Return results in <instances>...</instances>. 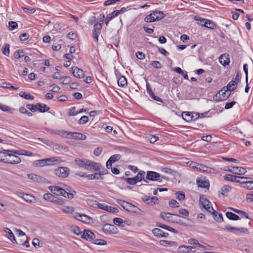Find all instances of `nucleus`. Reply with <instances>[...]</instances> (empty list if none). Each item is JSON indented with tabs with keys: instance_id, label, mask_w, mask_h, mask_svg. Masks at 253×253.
I'll return each mask as SVG.
<instances>
[{
	"instance_id": "f257e3e1",
	"label": "nucleus",
	"mask_w": 253,
	"mask_h": 253,
	"mask_svg": "<svg viewBox=\"0 0 253 253\" xmlns=\"http://www.w3.org/2000/svg\"><path fill=\"white\" fill-rule=\"evenodd\" d=\"M3 159L0 160V162L6 164L14 165L19 164L21 162L20 158L18 156L4 152H3Z\"/></svg>"
},
{
	"instance_id": "f03ea898",
	"label": "nucleus",
	"mask_w": 253,
	"mask_h": 253,
	"mask_svg": "<svg viewBox=\"0 0 253 253\" xmlns=\"http://www.w3.org/2000/svg\"><path fill=\"white\" fill-rule=\"evenodd\" d=\"M65 132L64 137L65 138L78 140H85L87 138L85 135L80 132H69L66 130H65Z\"/></svg>"
},
{
	"instance_id": "7ed1b4c3",
	"label": "nucleus",
	"mask_w": 253,
	"mask_h": 253,
	"mask_svg": "<svg viewBox=\"0 0 253 253\" xmlns=\"http://www.w3.org/2000/svg\"><path fill=\"white\" fill-rule=\"evenodd\" d=\"M55 174L62 178H66L68 176L70 173V169L67 167H58L54 170Z\"/></svg>"
},
{
	"instance_id": "20e7f679",
	"label": "nucleus",
	"mask_w": 253,
	"mask_h": 253,
	"mask_svg": "<svg viewBox=\"0 0 253 253\" xmlns=\"http://www.w3.org/2000/svg\"><path fill=\"white\" fill-rule=\"evenodd\" d=\"M162 178H164V177H161V175L158 172L153 171H148L147 172L146 180L161 182L162 181Z\"/></svg>"
},
{
	"instance_id": "39448f33",
	"label": "nucleus",
	"mask_w": 253,
	"mask_h": 253,
	"mask_svg": "<svg viewBox=\"0 0 253 253\" xmlns=\"http://www.w3.org/2000/svg\"><path fill=\"white\" fill-rule=\"evenodd\" d=\"M103 232L106 234H117L118 228L113 224H105L102 227Z\"/></svg>"
},
{
	"instance_id": "423d86ee",
	"label": "nucleus",
	"mask_w": 253,
	"mask_h": 253,
	"mask_svg": "<svg viewBox=\"0 0 253 253\" xmlns=\"http://www.w3.org/2000/svg\"><path fill=\"white\" fill-rule=\"evenodd\" d=\"M74 217L78 220L81 221L85 223L89 224L93 222L92 218L85 214H81L80 213H75Z\"/></svg>"
},
{
	"instance_id": "0eeeda50",
	"label": "nucleus",
	"mask_w": 253,
	"mask_h": 253,
	"mask_svg": "<svg viewBox=\"0 0 253 253\" xmlns=\"http://www.w3.org/2000/svg\"><path fill=\"white\" fill-rule=\"evenodd\" d=\"M224 170L239 175L244 174L246 172L245 169L238 167H228L227 169H225Z\"/></svg>"
},
{
	"instance_id": "6e6552de",
	"label": "nucleus",
	"mask_w": 253,
	"mask_h": 253,
	"mask_svg": "<svg viewBox=\"0 0 253 253\" xmlns=\"http://www.w3.org/2000/svg\"><path fill=\"white\" fill-rule=\"evenodd\" d=\"M226 90H220L213 97L214 101H221L226 100L228 98L230 94H226Z\"/></svg>"
},
{
	"instance_id": "1a4fd4ad",
	"label": "nucleus",
	"mask_w": 253,
	"mask_h": 253,
	"mask_svg": "<svg viewBox=\"0 0 253 253\" xmlns=\"http://www.w3.org/2000/svg\"><path fill=\"white\" fill-rule=\"evenodd\" d=\"M102 28L101 23H97L93 26V38L95 42L98 41V36L100 33V30Z\"/></svg>"
},
{
	"instance_id": "9d476101",
	"label": "nucleus",
	"mask_w": 253,
	"mask_h": 253,
	"mask_svg": "<svg viewBox=\"0 0 253 253\" xmlns=\"http://www.w3.org/2000/svg\"><path fill=\"white\" fill-rule=\"evenodd\" d=\"M200 203L202 205L203 207L207 211L212 213V210H211V207H212L211 202L206 198L203 197H200Z\"/></svg>"
},
{
	"instance_id": "9b49d317",
	"label": "nucleus",
	"mask_w": 253,
	"mask_h": 253,
	"mask_svg": "<svg viewBox=\"0 0 253 253\" xmlns=\"http://www.w3.org/2000/svg\"><path fill=\"white\" fill-rule=\"evenodd\" d=\"M98 208L111 213H117L119 211L117 208L105 205L104 204H99L98 205Z\"/></svg>"
},
{
	"instance_id": "f8f14e48",
	"label": "nucleus",
	"mask_w": 253,
	"mask_h": 253,
	"mask_svg": "<svg viewBox=\"0 0 253 253\" xmlns=\"http://www.w3.org/2000/svg\"><path fill=\"white\" fill-rule=\"evenodd\" d=\"M87 163H88L87 170L93 169L95 171H99L102 169V166L100 163L92 162L90 160L87 161Z\"/></svg>"
},
{
	"instance_id": "ddd939ff",
	"label": "nucleus",
	"mask_w": 253,
	"mask_h": 253,
	"mask_svg": "<svg viewBox=\"0 0 253 253\" xmlns=\"http://www.w3.org/2000/svg\"><path fill=\"white\" fill-rule=\"evenodd\" d=\"M27 176L30 179L38 182L39 183H44L45 182V178L36 174H28Z\"/></svg>"
},
{
	"instance_id": "4468645a",
	"label": "nucleus",
	"mask_w": 253,
	"mask_h": 253,
	"mask_svg": "<svg viewBox=\"0 0 253 253\" xmlns=\"http://www.w3.org/2000/svg\"><path fill=\"white\" fill-rule=\"evenodd\" d=\"M81 237L86 240L90 241L95 238V236L94 234L90 230H84Z\"/></svg>"
},
{
	"instance_id": "2eb2a0df",
	"label": "nucleus",
	"mask_w": 253,
	"mask_h": 253,
	"mask_svg": "<svg viewBox=\"0 0 253 253\" xmlns=\"http://www.w3.org/2000/svg\"><path fill=\"white\" fill-rule=\"evenodd\" d=\"M87 161H89V160L86 159H76L74 160V162L77 165L85 169H88V163H87Z\"/></svg>"
},
{
	"instance_id": "dca6fc26",
	"label": "nucleus",
	"mask_w": 253,
	"mask_h": 253,
	"mask_svg": "<svg viewBox=\"0 0 253 253\" xmlns=\"http://www.w3.org/2000/svg\"><path fill=\"white\" fill-rule=\"evenodd\" d=\"M71 72L73 76L78 78H83L84 76V71L77 67H72Z\"/></svg>"
},
{
	"instance_id": "f3484780",
	"label": "nucleus",
	"mask_w": 253,
	"mask_h": 253,
	"mask_svg": "<svg viewBox=\"0 0 253 253\" xmlns=\"http://www.w3.org/2000/svg\"><path fill=\"white\" fill-rule=\"evenodd\" d=\"M225 228L227 230L231 231V232H235V231H239L240 233H246L249 232L248 229L245 228H236V227H231V226H229V225H226L225 226Z\"/></svg>"
},
{
	"instance_id": "a211bd4d",
	"label": "nucleus",
	"mask_w": 253,
	"mask_h": 253,
	"mask_svg": "<svg viewBox=\"0 0 253 253\" xmlns=\"http://www.w3.org/2000/svg\"><path fill=\"white\" fill-rule=\"evenodd\" d=\"M152 233L155 236L157 237H167L169 235L168 233H165L159 228L153 229L152 230Z\"/></svg>"
},
{
	"instance_id": "6ab92c4d",
	"label": "nucleus",
	"mask_w": 253,
	"mask_h": 253,
	"mask_svg": "<svg viewBox=\"0 0 253 253\" xmlns=\"http://www.w3.org/2000/svg\"><path fill=\"white\" fill-rule=\"evenodd\" d=\"M211 210H212L211 214H212L214 220L216 222L220 223L223 221V218L221 213H218L213 209L212 207H211Z\"/></svg>"
},
{
	"instance_id": "aec40b11",
	"label": "nucleus",
	"mask_w": 253,
	"mask_h": 253,
	"mask_svg": "<svg viewBox=\"0 0 253 253\" xmlns=\"http://www.w3.org/2000/svg\"><path fill=\"white\" fill-rule=\"evenodd\" d=\"M219 60L223 66L228 65L230 62L229 55L226 54L221 55L219 58Z\"/></svg>"
},
{
	"instance_id": "412c9836",
	"label": "nucleus",
	"mask_w": 253,
	"mask_h": 253,
	"mask_svg": "<svg viewBox=\"0 0 253 253\" xmlns=\"http://www.w3.org/2000/svg\"><path fill=\"white\" fill-rule=\"evenodd\" d=\"M143 200L144 202L146 203L147 204H155L157 203L158 202V198L156 197H150L148 196H145L143 198Z\"/></svg>"
},
{
	"instance_id": "4be33fe9",
	"label": "nucleus",
	"mask_w": 253,
	"mask_h": 253,
	"mask_svg": "<svg viewBox=\"0 0 253 253\" xmlns=\"http://www.w3.org/2000/svg\"><path fill=\"white\" fill-rule=\"evenodd\" d=\"M49 189L50 191L55 195L60 196L63 191V188H60L58 186H50Z\"/></svg>"
},
{
	"instance_id": "5701e85b",
	"label": "nucleus",
	"mask_w": 253,
	"mask_h": 253,
	"mask_svg": "<svg viewBox=\"0 0 253 253\" xmlns=\"http://www.w3.org/2000/svg\"><path fill=\"white\" fill-rule=\"evenodd\" d=\"M22 198L25 201L29 203H35L36 200L34 196L28 194L23 193Z\"/></svg>"
},
{
	"instance_id": "b1692460",
	"label": "nucleus",
	"mask_w": 253,
	"mask_h": 253,
	"mask_svg": "<svg viewBox=\"0 0 253 253\" xmlns=\"http://www.w3.org/2000/svg\"><path fill=\"white\" fill-rule=\"evenodd\" d=\"M196 181L198 187L201 188H209L210 186V183L208 181L200 178H197Z\"/></svg>"
},
{
	"instance_id": "393cba45",
	"label": "nucleus",
	"mask_w": 253,
	"mask_h": 253,
	"mask_svg": "<svg viewBox=\"0 0 253 253\" xmlns=\"http://www.w3.org/2000/svg\"><path fill=\"white\" fill-rule=\"evenodd\" d=\"M145 175V172L144 171L141 170L140 171L137 175L135 177H134L135 179L136 180V182H138L141 181L143 180L144 182L145 183H148V181L145 179H144V177Z\"/></svg>"
},
{
	"instance_id": "a878e982",
	"label": "nucleus",
	"mask_w": 253,
	"mask_h": 253,
	"mask_svg": "<svg viewBox=\"0 0 253 253\" xmlns=\"http://www.w3.org/2000/svg\"><path fill=\"white\" fill-rule=\"evenodd\" d=\"M37 111L41 113H44L49 110V107L44 104L38 103L37 104Z\"/></svg>"
},
{
	"instance_id": "bb28decb",
	"label": "nucleus",
	"mask_w": 253,
	"mask_h": 253,
	"mask_svg": "<svg viewBox=\"0 0 253 253\" xmlns=\"http://www.w3.org/2000/svg\"><path fill=\"white\" fill-rule=\"evenodd\" d=\"M172 216H174L176 217H180V216L178 214H172L169 212H162L160 214L161 217L164 219V220H169V218ZM169 221H170V219Z\"/></svg>"
},
{
	"instance_id": "cd10ccee",
	"label": "nucleus",
	"mask_w": 253,
	"mask_h": 253,
	"mask_svg": "<svg viewBox=\"0 0 253 253\" xmlns=\"http://www.w3.org/2000/svg\"><path fill=\"white\" fill-rule=\"evenodd\" d=\"M130 212L135 213L137 215H145V212L136 206L132 205Z\"/></svg>"
},
{
	"instance_id": "c85d7f7f",
	"label": "nucleus",
	"mask_w": 253,
	"mask_h": 253,
	"mask_svg": "<svg viewBox=\"0 0 253 253\" xmlns=\"http://www.w3.org/2000/svg\"><path fill=\"white\" fill-rule=\"evenodd\" d=\"M195 247L191 246H181L179 247V252L182 253H189L192 251V249H195Z\"/></svg>"
},
{
	"instance_id": "c756f323",
	"label": "nucleus",
	"mask_w": 253,
	"mask_h": 253,
	"mask_svg": "<svg viewBox=\"0 0 253 253\" xmlns=\"http://www.w3.org/2000/svg\"><path fill=\"white\" fill-rule=\"evenodd\" d=\"M153 14L156 21L162 19L165 16L163 11L159 10L153 11Z\"/></svg>"
},
{
	"instance_id": "7c9ffc66",
	"label": "nucleus",
	"mask_w": 253,
	"mask_h": 253,
	"mask_svg": "<svg viewBox=\"0 0 253 253\" xmlns=\"http://www.w3.org/2000/svg\"><path fill=\"white\" fill-rule=\"evenodd\" d=\"M238 83L236 81L232 80L230 81L227 84L226 87L228 91H233L236 88Z\"/></svg>"
},
{
	"instance_id": "2f4dec72",
	"label": "nucleus",
	"mask_w": 253,
	"mask_h": 253,
	"mask_svg": "<svg viewBox=\"0 0 253 253\" xmlns=\"http://www.w3.org/2000/svg\"><path fill=\"white\" fill-rule=\"evenodd\" d=\"M191 114L192 113L190 112H184L182 114V118L186 122H190L193 120V116Z\"/></svg>"
},
{
	"instance_id": "473e14b6",
	"label": "nucleus",
	"mask_w": 253,
	"mask_h": 253,
	"mask_svg": "<svg viewBox=\"0 0 253 253\" xmlns=\"http://www.w3.org/2000/svg\"><path fill=\"white\" fill-rule=\"evenodd\" d=\"M204 22V26L211 29H214L215 28V24L211 20L203 19Z\"/></svg>"
},
{
	"instance_id": "72a5a7b5",
	"label": "nucleus",
	"mask_w": 253,
	"mask_h": 253,
	"mask_svg": "<svg viewBox=\"0 0 253 253\" xmlns=\"http://www.w3.org/2000/svg\"><path fill=\"white\" fill-rule=\"evenodd\" d=\"M226 216L229 219L232 220H238L240 219V217L238 215L230 211L226 212Z\"/></svg>"
},
{
	"instance_id": "f704fd0d",
	"label": "nucleus",
	"mask_w": 253,
	"mask_h": 253,
	"mask_svg": "<svg viewBox=\"0 0 253 253\" xmlns=\"http://www.w3.org/2000/svg\"><path fill=\"white\" fill-rule=\"evenodd\" d=\"M4 231L7 233V236L8 239H10L13 243H16L15 236L12 232L7 228H6Z\"/></svg>"
},
{
	"instance_id": "c9c22d12",
	"label": "nucleus",
	"mask_w": 253,
	"mask_h": 253,
	"mask_svg": "<svg viewBox=\"0 0 253 253\" xmlns=\"http://www.w3.org/2000/svg\"><path fill=\"white\" fill-rule=\"evenodd\" d=\"M47 130L49 133H50L51 134H55L56 135H59L62 137H64V133H65L64 130H59V129L53 130V129H47Z\"/></svg>"
},
{
	"instance_id": "e433bc0d",
	"label": "nucleus",
	"mask_w": 253,
	"mask_h": 253,
	"mask_svg": "<svg viewBox=\"0 0 253 253\" xmlns=\"http://www.w3.org/2000/svg\"><path fill=\"white\" fill-rule=\"evenodd\" d=\"M88 179H102V176H100V174L97 173L93 174H89L85 176Z\"/></svg>"
},
{
	"instance_id": "4c0bfd02",
	"label": "nucleus",
	"mask_w": 253,
	"mask_h": 253,
	"mask_svg": "<svg viewBox=\"0 0 253 253\" xmlns=\"http://www.w3.org/2000/svg\"><path fill=\"white\" fill-rule=\"evenodd\" d=\"M211 170V168L202 164H199L198 171L210 173Z\"/></svg>"
},
{
	"instance_id": "58836bf2",
	"label": "nucleus",
	"mask_w": 253,
	"mask_h": 253,
	"mask_svg": "<svg viewBox=\"0 0 253 253\" xmlns=\"http://www.w3.org/2000/svg\"><path fill=\"white\" fill-rule=\"evenodd\" d=\"M224 178L225 180L227 181H232V182H236L237 181V178L238 179L237 176H235L233 175H231L230 174H227L224 176Z\"/></svg>"
},
{
	"instance_id": "ea45409f",
	"label": "nucleus",
	"mask_w": 253,
	"mask_h": 253,
	"mask_svg": "<svg viewBox=\"0 0 253 253\" xmlns=\"http://www.w3.org/2000/svg\"><path fill=\"white\" fill-rule=\"evenodd\" d=\"M55 196L51 193H45L43 196V198L47 201L53 202Z\"/></svg>"
},
{
	"instance_id": "a19ab883",
	"label": "nucleus",
	"mask_w": 253,
	"mask_h": 253,
	"mask_svg": "<svg viewBox=\"0 0 253 253\" xmlns=\"http://www.w3.org/2000/svg\"><path fill=\"white\" fill-rule=\"evenodd\" d=\"M118 84L119 86L124 87L127 84V81L124 76H122L118 80Z\"/></svg>"
},
{
	"instance_id": "79ce46f5",
	"label": "nucleus",
	"mask_w": 253,
	"mask_h": 253,
	"mask_svg": "<svg viewBox=\"0 0 253 253\" xmlns=\"http://www.w3.org/2000/svg\"><path fill=\"white\" fill-rule=\"evenodd\" d=\"M43 159L35 161L33 163V166L35 167H42L45 166V163Z\"/></svg>"
},
{
	"instance_id": "37998d69",
	"label": "nucleus",
	"mask_w": 253,
	"mask_h": 253,
	"mask_svg": "<svg viewBox=\"0 0 253 253\" xmlns=\"http://www.w3.org/2000/svg\"><path fill=\"white\" fill-rule=\"evenodd\" d=\"M19 95L26 99L33 100L34 98V97L31 95L29 93H27L25 91L20 92Z\"/></svg>"
},
{
	"instance_id": "c03bdc74",
	"label": "nucleus",
	"mask_w": 253,
	"mask_h": 253,
	"mask_svg": "<svg viewBox=\"0 0 253 253\" xmlns=\"http://www.w3.org/2000/svg\"><path fill=\"white\" fill-rule=\"evenodd\" d=\"M60 209L63 212L66 213H72L74 211V208L72 207L64 206Z\"/></svg>"
},
{
	"instance_id": "a18cd8bd",
	"label": "nucleus",
	"mask_w": 253,
	"mask_h": 253,
	"mask_svg": "<svg viewBox=\"0 0 253 253\" xmlns=\"http://www.w3.org/2000/svg\"><path fill=\"white\" fill-rule=\"evenodd\" d=\"M123 8H122V9L120 10H115L113 12L109 13L107 16L108 17V19L111 20L113 18L117 16L120 13L121 11H122Z\"/></svg>"
},
{
	"instance_id": "49530a36",
	"label": "nucleus",
	"mask_w": 253,
	"mask_h": 253,
	"mask_svg": "<svg viewBox=\"0 0 253 253\" xmlns=\"http://www.w3.org/2000/svg\"><path fill=\"white\" fill-rule=\"evenodd\" d=\"M238 178H237V181H236V182L240 183L242 184H244V185H246L248 180L251 179V178L250 177H242V176H238Z\"/></svg>"
},
{
	"instance_id": "de8ad7c7",
	"label": "nucleus",
	"mask_w": 253,
	"mask_h": 253,
	"mask_svg": "<svg viewBox=\"0 0 253 253\" xmlns=\"http://www.w3.org/2000/svg\"><path fill=\"white\" fill-rule=\"evenodd\" d=\"M122 178L126 180V181L130 185H134L137 183L134 177L131 178H126L123 176Z\"/></svg>"
},
{
	"instance_id": "09e8293b",
	"label": "nucleus",
	"mask_w": 253,
	"mask_h": 253,
	"mask_svg": "<svg viewBox=\"0 0 253 253\" xmlns=\"http://www.w3.org/2000/svg\"><path fill=\"white\" fill-rule=\"evenodd\" d=\"M86 201L88 205L93 207H95L96 206H97V207L98 208V205L99 204V203H97L96 201L91 199H88L86 200Z\"/></svg>"
},
{
	"instance_id": "8fccbe9b",
	"label": "nucleus",
	"mask_w": 253,
	"mask_h": 253,
	"mask_svg": "<svg viewBox=\"0 0 253 253\" xmlns=\"http://www.w3.org/2000/svg\"><path fill=\"white\" fill-rule=\"evenodd\" d=\"M113 222L116 225H118L120 227H123L124 226L123 224V220L120 218H114L113 219Z\"/></svg>"
},
{
	"instance_id": "3c124183",
	"label": "nucleus",
	"mask_w": 253,
	"mask_h": 253,
	"mask_svg": "<svg viewBox=\"0 0 253 253\" xmlns=\"http://www.w3.org/2000/svg\"><path fill=\"white\" fill-rule=\"evenodd\" d=\"M52 203L58 205H63L65 204V201L55 196Z\"/></svg>"
},
{
	"instance_id": "603ef678",
	"label": "nucleus",
	"mask_w": 253,
	"mask_h": 253,
	"mask_svg": "<svg viewBox=\"0 0 253 253\" xmlns=\"http://www.w3.org/2000/svg\"><path fill=\"white\" fill-rule=\"evenodd\" d=\"M49 90L54 92H57L60 89V87L56 84H53L49 86Z\"/></svg>"
},
{
	"instance_id": "864d4df0",
	"label": "nucleus",
	"mask_w": 253,
	"mask_h": 253,
	"mask_svg": "<svg viewBox=\"0 0 253 253\" xmlns=\"http://www.w3.org/2000/svg\"><path fill=\"white\" fill-rule=\"evenodd\" d=\"M121 158V156L119 154H115L110 157L109 160L112 161L113 163L119 161Z\"/></svg>"
},
{
	"instance_id": "5fc2aeb1",
	"label": "nucleus",
	"mask_w": 253,
	"mask_h": 253,
	"mask_svg": "<svg viewBox=\"0 0 253 253\" xmlns=\"http://www.w3.org/2000/svg\"><path fill=\"white\" fill-rule=\"evenodd\" d=\"M78 114V111H76V107H73L69 109L68 115L70 116H75Z\"/></svg>"
},
{
	"instance_id": "6e6d98bb",
	"label": "nucleus",
	"mask_w": 253,
	"mask_h": 253,
	"mask_svg": "<svg viewBox=\"0 0 253 253\" xmlns=\"http://www.w3.org/2000/svg\"><path fill=\"white\" fill-rule=\"evenodd\" d=\"M231 189V187L229 186V185H224L223 186L221 190V194L222 195H224V194L225 193H228Z\"/></svg>"
},
{
	"instance_id": "4d7b16f0",
	"label": "nucleus",
	"mask_w": 253,
	"mask_h": 253,
	"mask_svg": "<svg viewBox=\"0 0 253 253\" xmlns=\"http://www.w3.org/2000/svg\"><path fill=\"white\" fill-rule=\"evenodd\" d=\"M243 187L250 190L253 189V181L248 180L246 185L243 186Z\"/></svg>"
},
{
	"instance_id": "13d9d810",
	"label": "nucleus",
	"mask_w": 253,
	"mask_h": 253,
	"mask_svg": "<svg viewBox=\"0 0 253 253\" xmlns=\"http://www.w3.org/2000/svg\"><path fill=\"white\" fill-rule=\"evenodd\" d=\"M144 20L146 22H152L154 21H156L154 17L153 16V12L150 14L146 16L144 19Z\"/></svg>"
},
{
	"instance_id": "bf43d9fd",
	"label": "nucleus",
	"mask_w": 253,
	"mask_h": 253,
	"mask_svg": "<svg viewBox=\"0 0 253 253\" xmlns=\"http://www.w3.org/2000/svg\"><path fill=\"white\" fill-rule=\"evenodd\" d=\"M8 28L9 30L12 31L18 27V24L16 22L10 21L8 22Z\"/></svg>"
},
{
	"instance_id": "052dcab7",
	"label": "nucleus",
	"mask_w": 253,
	"mask_h": 253,
	"mask_svg": "<svg viewBox=\"0 0 253 253\" xmlns=\"http://www.w3.org/2000/svg\"><path fill=\"white\" fill-rule=\"evenodd\" d=\"M93 243L97 245H105L107 244V242L103 239H95Z\"/></svg>"
},
{
	"instance_id": "680f3d73",
	"label": "nucleus",
	"mask_w": 253,
	"mask_h": 253,
	"mask_svg": "<svg viewBox=\"0 0 253 253\" xmlns=\"http://www.w3.org/2000/svg\"><path fill=\"white\" fill-rule=\"evenodd\" d=\"M160 244L161 245L164 246H166V245H168L169 246H172L173 244H175V242L172 241L162 240L160 241Z\"/></svg>"
},
{
	"instance_id": "e2e57ef3",
	"label": "nucleus",
	"mask_w": 253,
	"mask_h": 253,
	"mask_svg": "<svg viewBox=\"0 0 253 253\" xmlns=\"http://www.w3.org/2000/svg\"><path fill=\"white\" fill-rule=\"evenodd\" d=\"M88 121V118L86 116H82L78 121V123L81 125H84Z\"/></svg>"
},
{
	"instance_id": "0e129e2a",
	"label": "nucleus",
	"mask_w": 253,
	"mask_h": 253,
	"mask_svg": "<svg viewBox=\"0 0 253 253\" xmlns=\"http://www.w3.org/2000/svg\"><path fill=\"white\" fill-rule=\"evenodd\" d=\"M169 204L171 208H178L179 207V204L175 200H170Z\"/></svg>"
},
{
	"instance_id": "69168bd1",
	"label": "nucleus",
	"mask_w": 253,
	"mask_h": 253,
	"mask_svg": "<svg viewBox=\"0 0 253 253\" xmlns=\"http://www.w3.org/2000/svg\"><path fill=\"white\" fill-rule=\"evenodd\" d=\"M2 53L6 56H8L9 54V44L6 43L2 50Z\"/></svg>"
},
{
	"instance_id": "338daca9",
	"label": "nucleus",
	"mask_w": 253,
	"mask_h": 253,
	"mask_svg": "<svg viewBox=\"0 0 253 253\" xmlns=\"http://www.w3.org/2000/svg\"><path fill=\"white\" fill-rule=\"evenodd\" d=\"M24 52L22 50H19L14 53V57L16 59L20 58L23 56Z\"/></svg>"
},
{
	"instance_id": "774afa93",
	"label": "nucleus",
	"mask_w": 253,
	"mask_h": 253,
	"mask_svg": "<svg viewBox=\"0 0 253 253\" xmlns=\"http://www.w3.org/2000/svg\"><path fill=\"white\" fill-rule=\"evenodd\" d=\"M176 198L179 200H183L185 199V194L182 192H178L176 193Z\"/></svg>"
}]
</instances>
